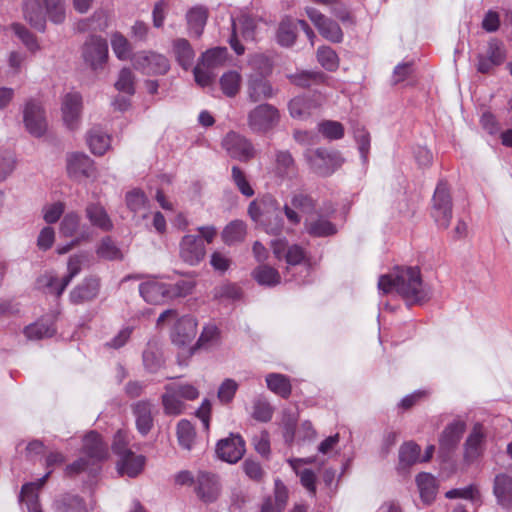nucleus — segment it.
Instances as JSON below:
<instances>
[{"label": "nucleus", "instance_id": "obj_15", "mask_svg": "<svg viewBox=\"0 0 512 512\" xmlns=\"http://www.w3.org/2000/svg\"><path fill=\"white\" fill-rule=\"evenodd\" d=\"M206 255V248L203 240L195 235H185L179 244V256L187 264L195 266L199 264Z\"/></svg>", "mask_w": 512, "mask_h": 512}, {"label": "nucleus", "instance_id": "obj_50", "mask_svg": "<svg viewBox=\"0 0 512 512\" xmlns=\"http://www.w3.org/2000/svg\"><path fill=\"white\" fill-rule=\"evenodd\" d=\"M56 512H87L83 500L75 495H65L55 503Z\"/></svg>", "mask_w": 512, "mask_h": 512}, {"label": "nucleus", "instance_id": "obj_53", "mask_svg": "<svg viewBox=\"0 0 512 512\" xmlns=\"http://www.w3.org/2000/svg\"><path fill=\"white\" fill-rule=\"evenodd\" d=\"M11 29L30 52L35 53L40 50L37 38L25 26L13 23Z\"/></svg>", "mask_w": 512, "mask_h": 512}, {"label": "nucleus", "instance_id": "obj_43", "mask_svg": "<svg viewBox=\"0 0 512 512\" xmlns=\"http://www.w3.org/2000/svg\"><path fill=\"white\" fill-rule=\"evenodd\" d=\"M56 329L51 321L39 320L28 325L24 329V334L29 340H41L52 337Z\"/></svg>", "mask_w": 512, "mask_h": 512}, {"label": "nucleus", "instance_id": "obj_4", "mask_svg": "<svg viewBox=\"0 0 512 512\" xmlns=\"http://www.w3.org/2000/svg\"><path fill=\"white\" fill-rule=\"evenodd\" d=\"M174 322L171 339L177 346L189 345L196 337L197 322L192 316H182L178 318V313L174 309H168L162 312L157 320V326L165 323Z\"/></svg>", "mask_w": 512, "mask_h": 512}, {"label": "nucleus", "instance_id": "obj_32", "mask_svg": "<svg viewBox=\"0 0 512 512\" xmlns=\"http://www.w3.org/2000/svg\"><path fill=\"white\" fill-rule=\"evenodd\" d=\"M494 494L501 506H512V477L507 474L497 475L494 481Z\"/></svg>", "mask_w": 512, "mask_h": 512}, {"label": "nucleus", "instance_id": "obj_10", "mask_svg": "<svg viewBox=\"0 0 512 512\" xmlns=\"http://www.w3.org/2000/svg\"><path fill=\"white\" fill-rule=\"evenodd\" d=\"M82 57L92 70H101L108 59L107 41L100 36H90L82 47Z\"/></svg>", "mask_w": 512, "mask_h": 512}, {"label": "nucleus", "instance_id": "obj_26", "mask_svg": "<svg viewBox=\"0 0 512 512\" xmlns=\"http://www.w3.org/2000/svg\"><path fill=\"white\" fill-rule=\"evenodd\" d=\"M278 211V201L268 194L253 200L248 206V215L257 223H262L265 216Z\"/></svg>", "mask_w": 512, "mask_h": 512}, {"label": "nucleus", "instance_id": "obj_27", "mask_svg": "<svg viewBox=\"0 0 512 512\" xmlns=\"http://www.w3.org/2000/svg\"><path fill=\"white\" fill-rule=\"evenodd\" d=\"M196 493L204 502H213L219 495V482L214 474L199 472L196 481Z\"/></svg>", "mask_w": 512, "mask_h": 512}, {"label": "nucleus", "instance_id": "obj_8", "mask_svg": "<svg viewBox=\"0 0 512 512\" xmlns=\"http://www.w3.org/2000/svg\"><path fill=\"white\" fill-rule=\"evenodd\" d=\"M432 201V217L438 227L447 229L452 219V199L446 182L439 181Z\"/></svg>", "mask_w": 512, "mask_h": 512}, {"label": "nucleus", "instance_id": "obj_29", "mask_svg": "<svg viewBox=\"0 0 512 512\" xmlns=\"http://www.w3.org/2000/svg\"><path fill=\"white\" fill-rule=\"evenodd\" d=\"M247 93L250 101L256 103L272 98L276 94V90L263 77H254L248 81Z\"/></svg>", "mask_w": 512, "mask_h": 512}, {"label": "nucleus", "instance_id": "obj_62", "mask_svg": "<svg viewBox=\"0 0 512 512\" xmlns=\"http://www.w3.org/2000/svg\"><path fill=\"white\" fill-rule=\"evenodd\" d=\"M134 80L135 78L132 71L129 68H123L119 73L115 88L120 92L133 95L135 92Z\"/></svg>", "mask_w": 512, "mask_h": 512}, {"label": "nucleus", "instance_id": "obj_61", "mask_svg": "<svg viewBox=\"0 0 512 512\" xmlns=\"http://www.w3.org/2000/svg\"><path fill=\"white\" fill-rule=\"evenodd\" d=\"M318 131L328 139L337 140L343 137L344 128L337 121L326 120L318 124Z\"/></svg>", "mask_w": 512, "mask_h": 512}, {"label": "nucleus", "instance_id": "obj_14", "mask_svg": "<svg viewBox=\"0 0 512 512\" xmlns=\"http://www.w3.org/2000/svg\"><path fill=\"white\" fill-rule=\"evenodd\" d=\"M66 168L68 175L75 179L95 177L94 161L86 154L75 152L67 155Z\"/></svg>", "mask_w": 512, "mask_h": 512}, {"label": "nucleus", "instance_id": "obj_40", "mask_svg": "<svg viewBox=\"0 0 512 512\" xmlns=\"http://www.w3.org/2000/svg\"><path fill=\"white\" fill-rule=\"evenodd\" d=\"M253 278L259 285L274 287L281 283V275L277 269L269 265H259L252 273Z\"/></svg>", "mask_w": 512, "mask_h": 512}, {"label": "nucleus", "instance_id": "obj_36", "mask_svg": "<svg viewBox=\"0 0 512 512\" xmlns=\"http://www.w3.org/2000/svg\"><path fill=\"white\" fill-rule=\"evenodd\" d=\"M289 81L301 88H308L313 85H318L325 82L326 75L319 71H298L293 74H288Z\"/></svg>", "mask_w": 512, "mask_h": 512}, {"label": "nucleus", "instance_id": "obj_56", "mask_svg": "<svg viewBox=\"0 0 512 512\" xmlns=\"http://www.w3.org/2000/svg\"><path fill=\"white\" fill-rule=\"evenodd\" d=\"M195 287L192 279H181L174 284H167L168 299L186 297L191 294Z\"/></svg>", "mask_w": 512, "mask_h": 512}, {"label": "nucleus", "instance_id": "obj_60", "mask_svg": "<svg viewBox=\"0 0 512 512\" xmlns=\"http://www.w3.org/2000/svg\"><path fill=\"white\" fill-rule=\"evenodd\" d=\"M483 54L496 64L501 65L506 57L503 42L495 38L490 39L487 44V49Z\"/></svg>", "mask_w": 512, "mask_h": 512}, {"label": "nucleus", "instance_id": "obj_3", "mask_svg": "<svg viewBox=\"0 0 512 512\" xmlns=\"http://www.w3.org/2000/svg\"><path fill=\"white\" fill-rule=\"evenodd\" d=\"M162 395V406L166 415H180L184 408L183 401H193L199 397V390L191 383L173 381L166 384Z\"/></svg>", "mask_w": 512, "mask_h": 512}, {"label": "nucleus", "instance_id": "obj_7", "mask_svg": "<svg viewBox=\"0 0 512 512\" xmlns=\"http://www.w3.org/2000/svg\"><path fill=\"white\" fill-rule=\"evenodd\" d=\"M305 159L310 168L320 176H329L334 173L344 160L336 151H328L326 149L307 150Z\"/></svg>", "mask_w": 512, "mask_h": 512}, {"label": "nucleus", "instance_id": "obj_33", "mask_svg": "<svg viewBox=\"0 0 512 512\" xmlns=\"http://www.w3.org/2000/svg\"><path fill=\"white\" fill-rule=\"evenodd\" d=\"M24 17L32 27L43 32L46 27L45 14L38 0H26L24 2Z\"/></svg>", "mask_w": 512, "mask_h": 512}, {"label": "nucleus", "instance_id": "obj_35", "mask_svg": "<svg viewBox=\"0 0 512 512\" xmlns=\"http://www.w3.org/2000/svg\"><path fill=\"white\" fill-rule=\"evenodd\" d=\"M173 54L183 69L188 70L192 66L195 52L186 39L179 38L173 42Z\"/></svg>", "mask_w": 512, "mask_h": 512}, {"label": "nucleus", "instance_id": "obj_5", "mask_svg": "<svg viewBox=\"0 0 512 512\" xmlns=\"http://www.w3.org/2000/svg\"><path fill=\"white\" fill-rule=\"evenodd\" d=\"M227 48L216 47L204 52L193 69L195 82L206 87L213 83L217 70L227 59Z\"/></svg>", "mask_w": 512, "mask_h": 512}, {"label": "nucleus", "instance_id": "obj_6", "mask_svg": "<svg viewBox=\"0 0 512 512\" xmlns=\"http://www.w3.org/2000/svg\"><path fill=\"white\" fill-rule=\"evenodd\" d=\"M279 121V110L268 103L257 105L247 115L248 127L254 133H267L276 127Z\"/></svg>", "mask_w": 512, "mask_h": 512}, {"label": "nucleus", "instance_id": "obj_57", "mask_svg": "<svg viewBox=\"0 0 512 512\" xmlns=\"http://www.w3.org/2000/svg\"><path fill=\"white\" fill-rule=\"evenodd\" d=\"M317 59L321 66L328 71H335L339 66V59L336 52L328 46L318 48Z\"/></svg>", "mask_w": 512, "mask_h": 512}, {"label": "nucleus", "instance_id": "obj_48", "mask_svg": "<svg viewBox=\"0 0 512 512\" xmlns=\"http://www.w3.org/2000/svg\"><path fill=\"white\" fill-rule=\"evenodd\" d=\"M241 75L237 71H228L220 78V87L227 97H234L238 94L241 86Z\"/></svg>", "mask_w": 512, "mask_h": 512}, {"label": "nucleus", "instance_id": "obj_28", "mask_svg": "<svg viewBox=\"0 0 512 512\" xmlns=\"http://www.w3.org/2000/svg\"><path fill=\"white\" fill-rule=\"evenodd\" d=\"M83 452L91 461H102L108 457V447L99 434L92 431L83 439Z\"/></svg>", "mask_w": 512, "mask_h": 512}, {"label": "nucleus", "instance_id": "obj_19", "mask_svg": "<svg viewBox=\"0 0 512 512\" xmlns=\"http://www.w3.org/2000/svg\"><path fill=\"white\" fill-rule=\"evenodd\" d=\"M217 456L228 463H236L245 453V442L239 435L221 439L216 447Z\"/></svg>", "mask_w": 512, "mask_h": 512}, {"label": "nucleus", "instance_id": "obj_1", "mask_svg": "<svg viewBox=\"0 0 512 512\" xmlns=\"http://www.w3.org/2000/svg\"><path fill=\"white\" fill-rule=\"evenodd\" d=\"M378 289L382 294L396 292L408 305H422L432 296L431 289L422 281L418 267H398L380 276Z\"/></svg>", "mask_w": 512, "mask_h": 512}, {"label": "nucleus", "instance_id": "obj_20", "mask_svg": "<svg viewBox=\"0 0 512 512\" xmlns=\"http://www.w3.org/2000/svg\"><path fill=\"white\" fill-rule=\"evenodd\" d=\"M486 431L482 424L476 423L464 443V460L473 462L484 452Z\"/></svg>", "mask_w": 512, "mask_h": 512}, {"label": "nucleus", "instance_id": "obj_22", "mask_svg": "<svg viewBox=\"0 0 512 512\" xmlns=\"http://www.w3.org/2000/svg\"><path fill=\"white\" fill-rule=\"evenodd\" d=\"M131 409L138 432L147 435L154 426V405L149 400H140L133 403Z\"/></svg>", "mask_w": 512, "mask_h": 512}, {"label": "nucleus", "instance_id": "obj_55", "mask_svg": "<svg viewBox=\"0 0 512 512\" xmlns=\"http://www.w3.org/2000/svg\"><path fill=\"white\" fill-rule=\"evenodd\" d=\"M96 252L100 258L106 260H120L123 257L121 250L110 237H104L101 240Z\"/></svg>", "mask_w": 512, "mask_h": 512}, {"label": "nucleus", "instance_id": "obj_34", "mask_svg": "<svg viewBox=\"0 0 512 512\" xmlns=\"http://www.w3.org/2000/svg\"><path fill=\"white\" fill-rule=\"evenodd\" d=\"M305 228L308 234L314 237H325L336 233L335 225L323 216L307 218Z\"/></svg>", "mask_w": 512, "mask_h": 512}, {"label": "nucleus", "instance_id": "obj_9", "mask_svg": "<svg viewBox=\"0 0 512 512\" xmlns=\"http://www.w3.org/2000/svg\"><path fill=\"white\" fill-rule=\"evenodd\" d=\"M222 147L226 153L240 162H249L256 156L253 143L244 135L230 131L222 139Z\"/></svg>", "mask_w": 512, "mask_h": 512}, {"label": "nucleus", "instance_id": "obj_24", "mask_svg": "<svg viewBox=\"0 0 512 512\" xmlns=\"http://www.w3.org/2000/svg\"><path fill=\"white\" fill-rule=\"evenodd\" d=\"M100 290V281L96 277H86L80 284L74 287L70 294L69 299L73 304H83L94 300Z\"/></svg>", "mask_w": 512, "mask_h": 512}, {"label": "nucleus", "instance_id": "obj_38", "mask_svg": "<svg viewBox=\"0 0 512 512\" xmlns=\"http://www.w3.org/2000/svg\"><path fill=\"white\" fill-rule=\"evenodd\" d=\"M86 217L93 226L103 231H109L113 228V223L106 210L98 204H89L86 207Z\"/></svg>", "mask_w": 512, "mask_h": 512}, {"label": "nucleus", "instance_id": "obj_45", "mask_svg": "<svg viewBox=\"0 0 512 512\" xmlns=\"http://www.w3.org/2000/svg\"><path fill=\"white\" fill-rule=\"evenodd\" d=\"M246 236V224L241 220L230 222L222 232V240L227 245L242 242Z\"/></svg>", "mask_w": 512, "mask_h": 512}, {"label": "nucleus", "instance_id": "obj_37", "mask_svg": "<svg viewBox=\"0 0 512 512\" xmlns=\"http://www.w3.org/2000/svg\"><path fill=\"white\" fill-rule=\"evenodd\" d=\"M88 260L89 255L87 252H80L69 258L67 263V274L62 278V283L60 284V293L65 291L66 287L70 284L72 279L80 273L82 266L88 262Z\"/></svg>", "mask_w": 512, "mask_h": 512}, {"label": "nucleus", "instance_id": "obj_41", "mask_svg": "<svg viewBox=\"0 0 512 512\" xmlns=\"http://www.w3.org/2000/svg\"><path fill=\"white\" fill-rule=\"evenodd\" d=\"M207 17V10L202 6L193 7L187 12V24L191 34H194L196 37L201 36L206 25Z\"/></svg>", "mask_w": 512, "mask_h": 512}, {"label": "nucleus", "instance_id": "obj_64", "mask_svg": "<svg viewBox=\"0 0 512 512\" xmlns=\"http://www.w3.org/2000/svg\"><path fill=\"white\" fill-rule=\"evenodd\" d=\"M38 285L45 289L47 293L54 294L57 297L61 296L62 293L59 292L60 284L62 283V278H58L53 273H46L38 278Z\"/></svg>", "mask_w": 512, "mask_h": 512}, {"label": "nucleus", "instance_id": "obj_2", "mask_svg": "<svg viewBox=\"0 0 512 512\" xmlns=\"http://www.w3.org/2000/svg\"><path fill=\"white\" fill-rule=\"evenodd\" d=\"M271 249L278 261H284V280L305 283L310 274V262L306 250L299 244H290L284 237L271 241Z\"/></svg>", "mask_w": 512, "mask_h": 512}, {"label": "nucleus", "instance_id": "obj_44", "mask_svg": "<svg viewBox=\"0 0 512 512\" xmlns=\"http://www.w3.org/2000/svg\"><path fill=\"white\" fill-rule=\"evenodd\" d=\"M416 483L422 500L430 503L437 493L436 479L429 473H420L416 477Z\"/></svg>", "mask_w": 512, "mask_h": 512}, {"label": "nucleus", "instance_id": "obj_59", "mask_svg": "<svg viewBox=\"0 0 512 512\" xmlns=\"http://www.w3.org/2000/svg\"><path fill=\"white\" fill-rule=\"evenodd\" d=\"M272 415L273 408L270 403L263 397H257L253 402V418L260 422H268Z\"/></svg>", "mask_w": 512, "mask_h": 512}, {"label": "nucleus", "instance_id": "obj_46", "mask_svg": "<svg viewBox=\"0 0 512 512\" xmlns=\"http://www.w3.org/2000/svg\"><path fill=\"white\" fill-rule=\"evenodd\" d=\"M420 451L421 448L416 443H404L399 450V466L405 469L417 462H421Z\"/></svg>", "mask_w": 512, "mask_h": 512}, {"label": "nucleus", "instance_id": "obj_21", "mask_svg": "<svg viewBox=\"0 0 512 512\" xmlns=\"http://www.w3.org/2000/svg\"><path fill=\"white\" fill-rule=\"evenodd\" d=\"M50 473L51 471H48L42 478L22 486L19 500L22 507H26L27 512H42L39 503V490L46 482Z\"/></svg>", "mask_w": 512, "mask_h": 512}, {"label": "nucleus", "instance_id": "obj_58", "mask_svg": "<svg viewBox=\"0 0 512 512\" xmlns=\"http://www.w3.org/2000/svg\"><path fill=\"white\" fill-rule=\"evenodd\" d=\"M81 30L104 31L109 26V15L104 10H97L92 17L82 23Z\"/></svg>", "mask_w": 512, "mask_h": 512}, {"label": "nucleus", "instance_id": "obj_17", "mask_svg": "<svg viewBox=\"0 0 512 512\" xmlns=\"http://www.w3.org/2000/svg\"><path fill=\"white\" fill-rule=\"evenodd\" d=\"M465 430L466 423L459 418L444 428L439 436V451L441 455L448 456L457 448Z\"/></svg>", "mask_w": 512, "mask_h": 512}, {"label": "nucleus", "instance_id": "obj_54", "mask_svg": "<svg viewBox=\"0 0 512 512\" xmlns=\"http://www.w3.org/2000/svg\"><path fill=\"white\" fill-rule=\"evenodd\" d=\"M111 46L118 59L127 60L130 58L132 49L130 43L122 34L118 32L112 34Z\"/></svg>", "mask_w": 512, "mask_h": 512}, {"label": "nucleus", "instance_id": "obj_52", "mask_svg": "<svg viewBox=\"0 0 512 512\" xmlns=\"http://www.w3.org/2000/svg\"><path fill=\"white\" fill-rule=\"evenodd\" d=\"M296 39V23L290 19H284L277 31L278 43L282 46H291Z\"/></svg>", "mask_w": 512, "mask_h": 512}, {"label": "nucleus", "instance_id": "obj_18", "mask_svg": "<svg viewBox=\"0 0 512 512\" xmlns=\"http://www.w3.org/2000/svg\"><path fill=\"white\" fill-rule=\"evenodd\" d=\"M231 26L232 35L229 39V43L235 53L241 55L244 53L245 49L237 39V31L240 30L245 40H254L255 22L251 17L242 15L238 19L231 18Z\"/></svg>", "mask_w": 512, "mask_h": 512}, {"label": "nucleus", "instance_id": "obj_49", "mask_svg": "<svg viewBox=\"0 0 512 512\" xmlns=\"http://www.w3.org/2000/svg\"><path fill=\"white\" fill-rule=\"evenodd\" d=\"M45 14L54 24H61L65 21L66 10L64 0H43Z\"/></svg>", "mask_w": 512, "mask_h": 512}, {"label": "nucleus", "instance_id": "obj_30", "mask_svg": "<svg viewBox=\"0 0 512 512\" xmlns=\"http://www.w3.org/2000/svg\"><path fill=\"white\" fill-rule=\"evenodd\" d=\"M167 289L166 283L157 281H148L139 286L140 295L150 304H160L168 299Z\"/></svg>", "mask_w": 512, "mask_h": 512}, {"label": "nucleus", "instance_id": "obj_51", "mask_svg": "<svg viewBox=\"0 0 512 512\" xmlns=\"http://www.w3.org/2000/svg\"><path fill=\"white\" fill-rule=\"evenodd\" d=\"M231 179L243 196L250 198L255 194V191L249 183L245 172L239 166H232Z\"/></svg>", "mask_w": 512, "mask_h": 512}, {"label": "nucleus", "instance_id": "obj_39", "mask_svg": "<svg viewBox=\"0 0 512 512\" xmlns=\"http://www.w3.org/2000/svg\"><path fill=\"white\" fill-rule=\"evenodd\" d=\"M87 144L94 155L102 156L110 148V136L99 128H92L87 135Z\"/></svg>", "mask_w": 512, "mask_h": 512}, {"label": "nucleus", "instance_id": "obj_25", "mask_svg": "<svg viewBox=\"0 0 512 512\" xmlns=\"http://www.w3.org/2000/svg\"><path fill=\"white\" fill-rule=\"evenodd\" d=\"M82 98L78 93H68L62 102L63 121L67 128L74 130L78 127Z\"/></svg>", "mask_w": 512, "mask_h": 512}, {"label": "nucleus", "instance_id": "obj_63", "mask_svg": "<svg viewBox=\"0 0 512 512\" xmlns=\"http://www.w3.org/2000/svg\"><path fill=\"white\" fill-rule=\"evenodd\" d=\"M294 168V160L288 151H278L276 153V173L284 177Z\"/></svg>", "mask_w": 512, "mask_h": 512}, {"label": "nucleus", "instance_id": "obj_42", "mask_svg": "<svg viewBox=\"0 0 512 512\" xmlns=\"http://www.w3.org/2000/svg\"><path fill=\"white\" fill-rule=\"evenodd\" d=\"M266 384L270 391L281 396L288 398L292 391V386L289 378L286 375L279 373H270L266 376Z\"/></svg>", "mask_w": 512, "mask_h": 512}, {"label": "nucleus", "instance_id": "obj_23", "mask_svg": "<svg viewBox=\"0 0 512 512\" xmlns=\"http://www.w3.org/2000/svg\"><path fill=\"white\" fill-rule=\"evenodd\" d=\"M323 102L321 95L306 97L297 96L290 100L288 104L289 113L292 118L306 119L314 110L318 109Z\"/></svg>", "mask_w": 512, "mask_h": 512}, {"label": "nucleus", "instance_id": "obj_12", "mask_svg": "<svg viewBox=\"0 0 512 512\" xmlns=\"http://www.w3.org/2000/svg\"><path fill=\"white\" fill-rule=\"evenodd\" d=\"M305 11L321 36L333 43H340L343 40V32L338 23L313 7H306Z\"/></svg>", "mask_w": 512, "mask_h": 512}, {"label": "nucleus", "instance_id": "obj_31", "mask_svg": "<svg viewBox=\"0 0 512 512\" xmlns=\"http://www.w3.org/2000/svg\"><path fill=\"white\" fill-rule=\"evenodd\" d=\"M144 465L145 457L143 455H136L130 451L118 462V471L121 475H127L133 478L142 472Z\"/></svg>", "mask_w": 512, "mask_h": 512}, {"label": "nucleus", "instance_id": "obj_47", "mask_svg": "<svg viewBox=\"0 0 512 512\" xmlns=\"http://www.w3.org/2000/svg\"><path fill=\"white\" fill-rule=\"evenodd\" d=\"M195 436V429L188 420L182 419L178 422L177 439L182 448L191 450L195 441Z\"/></svg>", "mask_w": 512, "mask_h": 512}, {"label": "nucleus", "instance_id": "obj_16", "mask_svg": "<svg viewBox=\"0 0 512 512\" xmlns=\"http://www.w3.org/2000/svg\"><path fill=\"white\" fill-rule=\"evenodd\" d=\"M24 124L27 131L35 136H42L47 130L45 112L40 103L31 100L24 109Z\"/></svg>", "mask_w": 512, "mask_h": 512}, {"label": "nucleus", "instance_id": "obj_11", "mask_svg": "<svg viewBox=\"0 0 512 512\" xmlns=\"http://www.w3.org/2000/svg\"><path fill=\"white\" fill-rule=\"evenodd\" d=\"M314 209V200L302 193L294 194L290 201L286 202L283 206L284 215L292 226L299 225L302 220V214H310Z\"/></svg>", "mask_w": 512, "mask_h": 512}, {"label": "nucleus", "instance_id": "obj_13", "mask_svg": "<svg viewBox=\"0 0 512 512\" xmlns=\"http://www.w3.org/2000/svg\"><path fill=\"white\" fill-rule=\"evenodd\" d=\"M135 69L145 74H165L169 70V61L161 54L154 52H138L133 56Z\"/></svg>", "mask_w": 512, "mask_h": 512}]
</instances>
